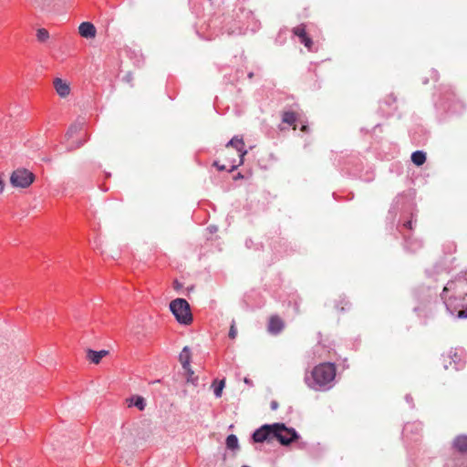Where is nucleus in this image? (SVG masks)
Wrapping results in <instances>:
<instances>
[{
    "label": "nucleus",
    "mask_w": 467,
    "mask_h": 467,
    "mask_svg": "<svg viewBox=\"0 0 467 467\" xmlns=\"http://www.w3.org/2000/svg\"><path fill=\"white\" fill-rule=\"evenodd\" d=\"M248 77L251 78L253 77V73H249Z\"/></svg>",
    "instance_id": "c9c22d12"
},
{
    "label": "nucleus",
    "mask_w": 467,
    "mask_h": 467,
    "mask_svg": "<svg viewBox=\"0 0 467 467\" xmlns=\"http://www.w3.org/2000/svg\"><path fill=\"white\" fill-rule=\"evenodd\" d=\"M35 179V175L26 169H17L13 171L10 182L13 186L26 188L28 187Z\"/></svg>",
    "instance_id": "0eeeda50"
},
{
    "label": "nucleus",
    "mask_w": 467,
    "mask_h": 467,
    "mask_svg": "<svg viewBox=\"0 0 467 467\" xmlns=\"http://www.w3.org/2000/svg\"><path fill=\"white\" fill-rule=\"evenodd\" d=\"M422 431V424L420 422H408L403 427V435L408 437L410 434H419Z\"/></svg>",
    "instance_id": "f3484780"
},
{
    "label": "nucleus",
    "mask_w": 467,
    "mask_h": 467,
    "mask_svg": "<svg viewBox=\"0 0 467 467\" xmlns=\"http://www.w3.org/2000/svg\"><path fill=\"white\" fill-rule=\"evenodd\" d=\"M285 327L284 321L278 316H272L269 318L267 330L272 335L279 334Z\"/></svg>",
    "instance_id": "9b49d317"
},
{
    "label": "nucleus",
    "mask_w": 467,
    "mask_h": 467,
    "mask_svg": "<svg viewBox=\"0 0 467 467\" xmlns=\"http://www.w3.org/2000/svg\"><path fill=\"white\" fill-rule=\"evenodd\" d=\"M449 360V364L452 365L454 364L453 368L455 370H458L462 368V359L461 357L457 354V352H454L452 355V351L451 350L450 353L447 356H443V362H444V368L448 369L449 366L447 364V361Z\"/></svg>",
    "instance_id": "2eb2a0df"
},
{
    "label": "nucleus",
    "mask_w": 467,
    "mask_h": 467,
    "mask_svg": "<svg viewBox=\"0 0 467 467\" xmlns=\"http://www.w3.org/2000/svg\"><path fill=\"white\" fill-rule=\"evenodd\" d=\"M336 372L334 363H321L313 368L309 376H306L305 381L312 389L326 391L333 387Z\"/></svg>",
    "instance_id": "f03ea898"
},
{
    "label": "nucleus",
    "mask_w": 467,
    "mask_h": 467,
    "mask_svg": "<svg viewBox=\"0 0 467 467\" xmlns=\"http://www.w3.org/2000/svg\"><path fill=\"white\" fill-rule=\"evenodd\" d=\"M229 147L234 148L236 150V155L238 156L239 160L243 161L244 156L246 154V150H244V142L243 139L234 137L226 144V148Z\"/></svg>",
    "instance_id": "f8f14e48"
},
{
    "label": "nucleus",
    "mask_w": 467,
    "mask_h": 467,
    "mask_svg": "<svg viewBox=\"0 0 467 467\" xmlns=\"http://www.w3.org/2000/svg\"><path fill=\"white\" fill-rule=\"evenodd\" d=\"M108 354H109L108 350L95 351L92 349H88L87 351V358L94 364H99L101 361V359L104 357H106Z\"/></svg>",
    "instance_id": "dca6fc26"
},
{
    "label": "nucleus",
    "mask_w": 467,
    "mask_h": 467,
    "mask_svg": "<svg viewBox=\"0 0 467 467\" xmlns=\"http://www.w3.org/2000/svg\"><path fill=\"white\" fill-rule=\"evenodd\" d=\"M242 163H243L242 160H239L238 162L235 160H234L232 161V163L229 166H227L224 164H221L220 161H215L213 162V166H215L219 171H233L234 170L237 169V167L239 165H241Z\"/></svg>",
    "instance_id": "a211bd4d"
},
{
    "label": "nucleus",
    "mask_w": 467,
    "mask_h": 467,
    "mask_svg": "<svg viewBox=\"0 0 467 467\" xmlns=\"http://www.w3.org/2000/svg\"><path fill=\"white\" fill-rule=\"evenodd\" d=\"M301 130L304 131V132H307L308 127L306 125H302Z\"/></svg>",
    "instance_id": "2f4dec72"
},
{
    "label": "nucleus",
    "mask_w": 467,
    "mask_h": 467,
    "mask_svg": "<svg viewBox=\"0 0 467 467\" xmlns=\"http://www.w3.org/2000/svg\"><path fill=\"white\" fill-rule=\"evenodd\" d=\"M454 451L462 456L451 459L446 462L447 467H467L466 459L463 457L467 453V435L461 434L456 436L451 443Z\"/></svg>",
    "instance_id": "39448f33"
},
{
    "label": "nucleus",
    "mask_w": 467,
    "mask_h": 467,
    "mask_svg": "<svg viewBox=\"0 0 467 467\" xmlns=\"http://www.w3.org/2000/svg\"><path fill=\"white\" fill-rule=\"evenodd\" d=\"M293 34L296 36L300 43H302L309 51L312 50L313 40L307 36L306 31V26L301 24L293 28Z\"/></svg>",
    "instance_id": "1a4fd4ad"
},
{
    "label": "nucleus",
    "mask_w": 467,
    "mask_h": 467,
    "mask_svg": "<svg viewBox=\"0 0 467 467\" xmlns=\"http://www.w3.org/2000/svg\"><path fill=\"white\" fill-rule=\"evenodd\" d=\"M226 447L229 450H236L239 448L238 439L236 435L230 434L226 438Z\"/></svg>",
    "instance_id": "4be33fe9"
},
{
    "label": "nucleus",
    "mask_w": 467,
    "mask_h": 467,
    "mask_svg": "<svg viewBox=\"0 0 467 467\" xmlns=\"http://www.w3.org/2000/svg\"><path fill=\"white\" fill-rule=\"evenodd\" d=\"M182 284L179 283V281L175 280L174 283H173V287L175 290H179L181 287H182Z\"/></svg>",
    "instance_id": "c85d7f7f"
},
{
    "label": "nucleus",
    "mask_w": 467,
    "mask_h": 467,
    "mask_svg": "<svg viewBox=\"0 0 467 467\" xmlns=\"http://www.w3.org/2000/svg\"><path fill=\"white\" fill-rule=\"evenodd\" d=\"M277 407H278V403H277L275 400H273V401L271 402V409H272L273 410H276V409H277Z\"/></svg>",
    "instance_id": "c756f323"
},
{
    "label": "nucleus",
    "mask_w": 467,
    "mask_h": 467,
    "mask_svg": "<svg viewBox=\"0 0 467 467\" xmlns=\"http://www.w3.org/2000/svg\"><path fill=\"white\" fill-rule=\"evenodd\" d=\"M411 161L415 165L420 166L426 161V153L422 150H416L411 154Z\"/></svg>",
    "instance_id": "6ab92c4d"
},
{
    "label": "nucleus",
    "mask_w": 467,
    "mask_h": 467,
    "mask_svg": "<svg viewBox=\"0 0 467 467\" xmlns=\"http://www.w3.org/2000/svg\"><path fill=\"white\" fill-rule=\"evenodd\" d=\"M54 88L57 91V93L61 98H66L70 93V87L69 85L63 79L59 78H56L53 81Z\"/></svg>",
    "instance_id": "ddd939ff"
},
{
    "label": "nucleus",
    "mask_w": 467,
    "mask_h": 467,
    "mask_svg": "<svg viewBox=\"0 0 467 467\" xmlns=\"http://www.w3.org/2000/svg\"><path fill=\"white\" fill-rule=\"evenodd\" d=\"M236 335H237V329L234 326V323H233L230 327V330H229V337L234 339V338H235Z\"/></svg>",
    "instance_id": "bb28decb"
},
{
    "label": "nucleus",
    "mask_w": 467,
    "mask_h": 467,
    "mask_svg": "<svg viewBox=\"0 0 467 467\" xmlns=\"http://www.w3.org/2000/svg\"><path fill=\"white\" fill-rule=\"evenodd\" d=\"M82 145V142H79L75 148H79Z\"/></svg>",
    "instance_id": "f704fd0d"
},
{
    "label": "nucleus",
    "mask_w": 467,
    "mask_h": 467,
    "mask_svg": "<svg viewBox=\"0 0 467 467\" xmlns=\"http://www.w3.org/2000/svg\"><path fill=\"white\" fill-rule=\"evenodd\" d=\"M277 423L282 427L276 428V432L279 436H275V439L277 440L281 445L288 446L292 442L299 440L300 436L294 428H288L285 423Z\"/></svg>",
    "instance_id": "6e6552de"
},
{
    "label": "nucleus",
    "mask_w": 467,
    "mask_h": 467,
    "mask_svg": "<svg viewBox=\"0 0 467 467\" xmlns=\"http://www.w3.org/2000/svg\"><path fill=\"white\" fill-rule=\"evenodd\" d=\"M129 407L135 406L140 410H143L145 409L146 403L145 400L140 396H135L129 400Z\"/></svg>",
    "instance_id": "aec40b11"
},
{
    "label": "nucleus",
    "mask_w": 467,
    "mask_h": 467,
    "mask_svg": "<svg viewBox=\"0 0 467 467\" xmlns=\"http://www.w3.org/2000/svg\"><path fill=\"white\" fill-rule=\"evenodd\" d=\"M282 120L288 125H294L296 121V116L293 111H285L282 115Z\"/></svg>",
    "instance_id": "5701e85b"
},
{
    "label": "nucleus",
    "mask_w": 467,
    "mask_h": 467,
    "mask_svg": "<svg viewBox=\"0 0 467 467\" xmlns=\"http://www.w3.org/2000/svg\"><path fill=\"white\" fill-rule=\"evenodd\" d=\"M124 78L126 81L130 82L132 80V76L130 73H128Z\"/></svg>",
    "instance_id": "7c9ffc66"
},
{
    "label": "nucleus",
    "mask_w": 467,
    "mask_h": 467,
    "mask_svg": "<svg viewBox=\"0 0 467 467\" xmlns=\"http://www.w3.org/2000/svg\"><path fill=\"white\" fill-rule=\"evenodd\" d=\"M36 37L40 42H45L49 37V33L45 28H40L36 32Z\"/></svg>",
    "instance_id": "393cba45"
},
{
    "label": "nucleus",
    "mask_w": 467,
    "mask_h": 467,
    "mask_svg": "<svg viewBox=\"0 0 467 467\" xmlns=\"http://www.w3.org/2000/svg\"><path fill=\"white\" fill-rule=\"evenodd\" d=\"M405 400H406V401H407L409 404H410L411 408H413V407H414L413 399H412L411 395L407 394V395L405 396Z\"/></svg>",
    "instance_id": "cd10ccee"
},
{
    "label": "nucleus",
    "mask_w": 467,
    "mask_h": 467,
    "mask_svg": "<svg viewBox=\"0 0 467 467\" xmlns=\"http://www.w3.org/2000/svg\"><path fill=\"white\" fill-rule=\"evenodd\" d=\"M415 223L416 219H414V215L411 213L410 219L405 220L398 226V230L404 240V249L410 253H416L417 251L421 249L423 245L421 240L411 237L410 232L413 229Z\"/></svg>",
    "instance_id": "7ed1b4c3"
},
{
    "label": "nucleus",
    "mask_w": 467,
    "mask_h": 467,
    "mask_svg": "<svg viewBox=\"0 0 467 467\" xmlns=\"http://www.w3.org/2000/svg\"><path fill=\"white\" fill-rule=\"evenodd\" d=\"M244 382H245V383H247V384H250V383H251L250 379H246V378L244 379Z\"/></svg>",
    "instance_id": "72a5a7b5"
},
{
    "label": "nucleus",
    "mask_w": 467,
    "mask_h": 467,
    "mask_svg": "<svg viewBox=\"0 0 467 467\" xmlns=\"http://www.w3.org/2000/svg\"><path fill=\"white\" fill-rule=\"evenodd\" d=\"M213 393L216 398L222 397L223 389L225 387V379L220 381L214 380L213 383Z\"/></svg>",
    "instance_id": "412c9836"
},
{
    "label": "nucleus",
    "mask_w": 467,
    "mask_h": 467,
    "mask_svg": "<svg viewBox=\"0 0 467 467\" xmlns=\"http://www.w3.org/2000/svg\"><path fill=\"white\" fill-rule=\"evenodd\" d=\"M441 296L450 315L467 318V272L449 281Z\"/></svg>",
    "instance_id": "f257e3e1"
},
{
    "label": "nucleus",
    "mask_w": 467,
    "mask_h": 467,
    "mask_svg": "<svg viewBox=\"0 0 467 467\" xmlns=\"http://www.w3.org/2000/svg\"><path fill=\"white\" fill-rule=\"evenodd\" d=\"M243 176L241 175V173H238L236 176H234V179H239V178H242Z\"/></svg>",
    "instance_id": "473e14b6"
},
{
    "label": "nucleus",
    "mask_w": 467,
    "mask_h": 467,
    "mask_svg": "<svg viewBox=\"0 0 467 467\" xmlns=\"http://www.w3.org/2000/svg\"><path fill=\"white\" fill-rule=\"evenodd\" d=\"M79 35L85 38H91L96 36V27L90 22H83L78 26Z\"/></svg>",
    "instance_id": "4468645a"
},
{
    "label": "nucleus",
    "mask_w": 467,
    "mask_h": 467,
    "mask_svg": "<svg viewBox=\"0 0 467 467\" xmlns=\"http://www.w3.org/2000/svg\"><path fill=\"white\" fill-rule=\"evenodd\" d=\"M81 126H82V124H81V123H74V124H72V125L68 128V130H67V133H66V137H67V139L72 138V137H73V136H74V135H75L78 130H81Z\"/></svg>",
    "instance_id": "b1692460"
},
{
    "label": "nucleus",
    "mask_w": 467,
    "mask_h": 467,
    "mask_svg": "<svg viewBox=\"0 0 467 467\" xmlns=\"http://www.w3.org/2000/svg\"><path fill=\"white\" fill-rule=\"evenodd\" d=\"M170 309L176 320L182 325L192 322V315L189 303L183 298H176L170 303Z\"/></svg>",
    "instance_id": "20e7f679"
},
{
    "label": "nucleus",
    "mask_w": 467,
    "mask_h": 467,
    "mask_svg": "<svg viewBox=\"0 0 467 467\" xmlns=\"http://www.w3.org/2000/svg\"><path fill=\"white\" fill-rule=\"evenodd\" d=\"M242 467H249V466H247V465H244V466H242Z\"/></svg>",
    "instance_id": "e433bc0d"
},
{
    "label": "nucleus",
    "mask_w": 467,
    "mask_h": 467,
    "mask_svg": "<svg viewBox=\"0 0 467 467\" xmlns=\"http://www.w3.org/2000/svg\"><path fill=\"white\" fill-rule=\"evenodd\" d=\"M281 426L278 423L273 424H264L257 430L254 431L252 434V440L254 442L262 443V442H270L275 440V436H279L276 432V428H280Z\"/></svg>",
    "instance_id": "423d86ee"
},
{
    "label": "nucleus",
    "mask_w": 467,
    "mask_h": 467,
    "mask_svg": "<svg viewBox=\"0 0 467 467\" xmlns=\"http://www.w3.org/2000/svg\"><path fill=\"white\" fill-rule=\"evenodd\" d=\"M227 33L228 35H234V34H238V35H241L244 33L243 31V28L241 26L237 27V28H228L227 29Z\"/></svg>",
    "instance_id": "a878e982"
},
{
    "label": "nucleus",
    "mask_w": 467,
    "mask_h": 467,
    "mask_svg": "<svg viewBox=\"0 0 467 467\" xmlns=\"http://www.w3.org/2000/svg\"><path fill=\"white\" fill-rule=\"evenodd\" d=\"M179 360L189 376H192L193 370L191 368V349L189 347H184L179 355Z\"/></svg>",
    "instance_id": "9d476101"
}]
</instances>
